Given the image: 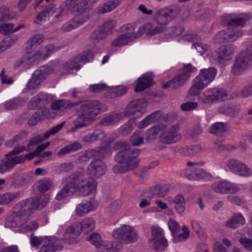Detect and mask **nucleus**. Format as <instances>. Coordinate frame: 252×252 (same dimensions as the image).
Masks as SVG:
<instances>
[{"label":"nucleus","instance_id":"nucleus-1","mask_svg":"<svg viewBox=\"0 0 252 252\" xmlns=\"http://www.w3.org/2000/svg\"><path fill=\"white\" fill-rule=\"evenodd\" d=\"M48 202V199L46 198L42 199L41 197H36L35 198L22 200L15 204L13 208V212L16 217L11 220L12 223L11 226L21 227L22 232L36 230L38 226L36 221H32L29 224H25L29 221V217L32 210L41 209Z\"/></svg>","mask_w":252,"mask_h":252},{"label":"nucleus","instance_id":"nucleus-2","mask_svg":"<svg viewBox=\"0 0 252 252\" xmlns=\"http://www.w3.org/2000/svg\"><path fill=\"white\" fill-rule=\"evenodd\" d=\"M63 187L56 196V199L61 200L76 191L80 192L84 196L92 193L96 187V182L93 178L82 179L80 175L73 173L63 180Z\"/></svg>","mask_w":252,"mask_h":252},{"label":"nucleus","instance_id":"nucleus-3","mask_svg":"<svg viewBox=\"0 0 252 252\" xmlns=\"http://www.w3.org/2000/svg\"><path fill=\"white\" fill-rule=\"evenodd\" d=\"M77 102H79L77 105L79 107L77 108L78 116L73 121L72 132L92 124L95 120V117L102 112L101 104L98 100L89 99Z\"/></svg>","mask_w":252,"mask_h":252},{"label":"nucleus","instance_id":"nucleus-4","mask_svg":"<svg viewBox=\"0 0 252 252\" xmlns=\"http://www.w3.org/2000/svg\"><path fill=\"white\" fill-rule=\"evenodd\" d=\"M116 150L120 151L115 156V160L119 163H126L129 169L136 168L139 160L138 156L141 151L138 149L130 148L129 144L125 141H118L113 146Z\"/></svg>","mask_w":252,"mask_h":252},{"label":"nucleus","instance_id":"nucleus-5","mask_svg":"<svg viewBox=\"0 0 252 252\" xmlns=\"http://www.w3.org/2000/svg\"><path fill=\"white\" fill-rule=\"evenodd\" d=\"M216 73L217 70L214 67L201 69L200 73L193 80L187 97L189 99L191 96L199 94L201 90L213 81Z\"/></svg>","mask_w":252,"mask_h":252},{"label":"nucleus","instance_id":"nucleus-6","mask_svg":"<svg viewBox=\"0 0 252 252\" xmlns=\"http://www.w3.org/2000/svg\"><path fill=\"white\" fill-rule=\"evenodd\" d=\"M252 62V44L246 50L239 53L234 60L231 73L238 76L244 73Z\"/></svg>","mask_w":252,"mask_h":252},{"label":"nucleus","instance_id":"nucleus-7","mask_svg":"<svg viewBox=\"0 0 252 252\" xmlns=\"http://www.w3.org/2000/svg\"><path fill=\"white\" fill-rule=\"evenodd\" d=\"M24 150H26L24 146L16 147L12 151L5 155V158L0 160V173H4L12 170L14 167L25 161V158L23 156H15Z\"/></svg>","mask_w":252,"mask_h":252},{"label":"nucleus","instance_id":"nucleus-8","mask_svg":"<svg viewBox=\"0 0 252 252\" xmlns=\"http://www.w3.org/2000/svg\"><path fill=\"white\" fill-rule=\"evenodd\" d=\"M180 11V7L178 5H172L155 12L153 19L157 24L163 27L166 30L168 23L175 18Z\"/></svg>","mask_w":252,"mask_h":252},{"label":"nucleus","instance_id":"nucleus-9","mask_svg":"<svg viewBox=\"0 0 252 252\" xmlns=\"http://www.w3.org/2000/svg\"><path fill=\"white\" fill-rule=\"evenodd\" d=\"M112 236L115 239L123 241L125 244L135 243L139 239V235L136 230L132 227L125 224L115 229Z\"/></svg>","mask_w":252,"mask_h":252},{"label":"nucleus","instance_id":"nucleus-10","mask_svg":"<svg viewBox=\"0 0 252 252\" xmlns=\"http://www.w3.org/2000/svg\"><path fill=\"white\" fill-rule=\"evenodd\" d=\"M89 241L94 245L99 252H108L110 251H120L123 248V244L118 241H102L99 234L94 233L89 236Z\"/></svg>","mask_w":252,"mask_h":252},{"label":"nucleus","instance_id":"nucleus-11","mask_svg":"<svg viewBox=\"0 0 252 252\" xmlns=\"http://www.w3.org/2000/svg\"><path fill=\"white\" fill-rule=\"evenodd\" d=\"M152 237L149 239L148 244L157 252L164 251L168 246L167 239L164 235L163 230L158 226L151 227Z\"/></svg>","mask_w":252,"mask_h":252},{"label":"nucleus","instance_id":"nucleus-12","mask_svg":"<svg viewBox=\"0 0 252 252\" xmlns=\"http://www.w3.org/2000/svg\"><path fill=\"white\" fill-rule=\"evenodd\" d=\"M225 91L217 88L205 90L199 96L198 100L203 104H210L217 101H223L226 99Z\"/></svg>","mask_w":252,"mask_h":252},{"label":"nucleus","instance_id":"nucleus-13","mask_svg":"<svg viewBox=\"0 0 252 252\" xmlns=\"http://www.w3.org/2000/svg\"><path fill=\"white\" fill-rule=\"evenodd\" d=\"M98 0H67L65 2V6L76 14L86 15L89 19L86 11L90 7Z\"/></svg>","mask_w":252,"mask_h":252},{"label":"nucleus","instance_id":"nucleus-14","mask_svg":"<svg viewBox=\"0 0 252 252\" xmlns=\"http://www.w3.org/2000/svg\"><path fill=\"white\" fill-rule=\"evenodd\" d=\"M252 16L249 14L242 13L238 15H224L221 17L222 23L225 26L244 27L249 24Z\"/></svg>","mask_w":252,"mask_h":252},{"label":"nucleus","instance_id":"nucleus-15","mask_svg":"<svg viewBox=\"0 0 252 252\" xmlns=\"http://www.w3.org/2000/svg\"><path fill=\"white\" fill-rule=\"evenodd\" d=\"M53 71V69L47 65L40 67L34 71L32 78L29 80L27 84L28 88L30 90L38 88L41 83Z\"/></svg>","mask_w":252,"mask_h":252},{"label":"nucleus","instance_id":"nucleus-16","mask_svg":"<svg viewBox=\"0 0 252 252\" xmlns=\"http://www.w3.org/2000/svg\"><path fill=\"white\" fill-rule=\"evenodd\" d=\"M179 126L173 125L162 131L159 137V141L165 144H174L181 139Z\"/></svg>","mask_w":252,"mask_h":252},{"label":"nucleus","instance_id":"nucleus-17","mask_svg":"<svg viewBox=\"0 0 252 252\" xmlns=\"http://www.w3.org/2000/svg\"><path fill=\"white\" fill-rule=\"evenodd\" d=\"M236 50V47L233 44H228L221 46L216 51L215 60L221 64H225L231 60Z\"/></svg>","mask_w":252,"mask_h":252},{"label":"nucleus","instance_id":"nucleus-18","mask_svg":"<svg viewBox=\"0 0 252 252\" xmlns=\"http://www.w3.org/2000/svg\"><path fill=\"white\" fill-rule=\"evenodd\" d=\"M146 106L147 102L144 99H136L129 103L123 113L126 117L134 116L139 117L142 115Z\"/></svg>","mask_w":252,"mask_h":252},{"label":"nucleus","instance_id":"nucleus-19","mask_svg":"<svg viewBox=\"0 0 252 252\" xmlns=\"http://www.w3.org/2000/svg\"><path fill=\"white\" fill-rule=\"evenodd\" d=\"M226 165L229 169L240 176L247 177L252 175V170L245 163L234 158L227 160Z\"/></svg>","mask_w":252,"mask_h":252},{"label":"nucleus","instance_id":"nucleus-20","mask_svg":"<svg viewBox=\"0 0 252 252\" xmlns=\"http://www.w3.org/2000/svg\"><path fill=\"white\" fill-rule=\"evenodd\" d=\"M54 100V96L51 94L41 92L33 97L29 102L30 109H36L42 108L51 103Z\"/></svg>","mask_w":252,"mask_h":252},{"label":"nucleus","instance_id":"nucleus-21","mask_svg":"<svg viewBox=\"0 0 252 252\" xmlns=\"http://www.w3.org/2000/svg\"><path fill=\"white\" fill-rule=\"evenodd\" d=\"M211 189L214 191L221 194L235 193L240 189V188L237 185L225 180L214 183L211 185Z\"/></svg>","mask_w":252,"mask_h":252},{"label":"nucleus","instance_id":"nucleus-22","mask_svg":"<svg viewBox=\"0 0 252 252\" xmlns=\"http://www.w3.org/2000/svg\"><path fill=\"white\" fill-rule=\"evenodd\" d=\"M106 170V166L102 159L96 158L89 164L87 172L93 177L99 178L105 173Z\"/></svg>","mask_w":252,"mask_h":252},{"label":"nucleus","instance_id":"nucleus-23","mask_svg":"<svg viewBox=\"0 0 252 252\" xmlns=\"http://www.w3.org/2000/svg\"><path fill=\"white\" fill-rule=\"evenodd\" d=\"M87 21H88V17L87 16L76 14L73 18L63 24L61 30L63 32H70L78 28Z\"/></svg>","mask_w":252,"mask_h":252},{"label":"nucleus","instance_id":"nucleus-24","mask_svg":"<svg viewBox=\"0 0 252 252\" xmlns=\"http://www.w3.org/2000/svg\"><path fill=\"white\" fill-rule=\"evenodd\" d=\"M50 103V108L52 110L58 111L60 113V115H62L64 113L65 110L77 106L79 102L72 103L69 100L59 99L51 101Z\"/></svg>","mask_w":252,"mask_h":252},{"label":"nucleus","instance_id":"nucleus-25","mask_svg":"<svg viewBox=\"0 0 252 252\" xmlns=\"http://www.w3.org/2000/svg\"><path fill=\"white\" fill-rule=\"evenodd\" d=\"M164 31L165 30L163 27H161L158 24L155 25L151 22L146 23L139 28L141 36L145 33L147 35L152 36L160 33Z\"/></svg>","mask_w":252,"mask_h":252},{"label":"nucleus","instance_id":"nucleus-26","mask_svg":"<svg viewBox=\"0 0 252 252\" xmlns=\"http://www.w3.org/2000/svg\"><path fill=\"white\" fill-rule=\"evenodd\" d=\"M154 75L152 72H147L137 79V83L134 89L136 92H141L150 87L153 84Z\"/></svg>","mask_w":252,"mask_h":252},{"label":"nucleus","instance_id":"nucleus-27","mask_svg":"<svg viewBox=\"0 0 252 252\" xmlns=\"http://www.w3.org/2000/svg\"><path fill=\"white\" fill-rule=\"evenodd\" d=\"M62 249V245L56 237H50L47 244L42 246L39 252H55Z\"/></svg>","mask_w":252,"mask_h":252},{"label":"nucleus","instance_id":"nucleus-28","mask_svg":"<svg viewBox=\"0 0 252 252\" xmlns=\"http://www.w3.org/2000/svg\"><path fill=\"white\" fill-rule=\"evenodd\" d=\"M206 173L199 167L189 168L186 169L185 172V176L190 180H199L205 177Z\"/></svg>","mask_w":252,"mask_h":252},{"label":"nucleus","instance_id":"nucleus-29","mask_svg":"<svg viewBox=\"0 0 252 252\" xmlns=\"http://www.w3.org/2000/svg\"><path fill=\"white\" fill-rule=\"evenodd\" d=\"M171 204H173L176 211L180 215H183L186 209V200L182 194H178L175 197L170 201Z\"/></svg>","mask_w":252,"mask_h":252},{"label":"nucleus","instance_id":"nucleus-30","mask_svg":"<svg viewBox=\"0 0 252 252\" xmlns=\"http://www.w3.org/2000/svg\"><path fill=\"white\" fill-rule=\"evenodd\" d=\"M45 118H50L52 116L50 115V110L44 108L41 112H35L29 120V124L30 126H34L38 122L43 121Z\"/></svg>","mask_w":252,"mask_h":252},{"label":"nucleus","instance_id":"nucleus-31","mask_svg":"<svg viewBox=\"0 0 252 252\" xmlns=\"http://www.w3.org/2000/svg\"><path fill=\"white\" fill-rule=\"evenodd\" d=\"M81 62L82 61L79 58H77V57L70 59L63 65V73L64 74H68L70 72L71 70H79L82 66Z\"/></svg>","mask_w":252,"mask_h":252},{"label":"nucleus","instance_id":"nucleus-32","mask_svg":"<svg viewBox=\"0 0 252 252\" xmlns=\"http://www.w3.org/2000/svg\"><path fill=\"white\" fill-rule=\"evenodd\" d=\"M126 117L124 113L119 114H113L102 118L99 124L102 126H108L114 125L119 122L121 120Z\"/></svg>","mask_w":252,"mask_h":252},{"label":"nucleus","instance_id":"nucleus-33","mask_svg":"<svg viewBox=\"0 0 252 252\" xmlns=\"http://www.w3.org/2000/svg\"><path fill=\"white\" fill-rule=\"evenodd\" d=\"M245 223V219L240 213L235 214L231 219L228 220L225 224V226L235 229Z\"/></svg>","mask_w":252,"mask_h":252},{"label":"nucleus","instance_id":"nucleus-34","mask_svg":"<svg viewBox=\"0 0 252 252\" xmlns=\"http://www.w3.org/2000/svg\"><path fill=\"white\" fill-rule=\"evenodd\" d=\"M94 209V205L91 201H85L77 205L75 213L78 216H83Z\"/></svg>","mask_w":252,"mask_h":252},{"label":"nucleus","instance_id":"nucleus-35","mask_svg":"<svg viewBox=\"0 0 252 252\" xmlns=\"http://www.w3.org/2000/svg\"><path fill=\"white\" fill-rule=\"evenodd\" d=\"M121 31L125 35L130 37L131 39L134 40L137 38L141 36V33L139 30L135 32V25L131 24H126L121 27Z\"/></svg>","mask_w":252,"mask_h":252},{"label":"nucleus","instance_id":"nucleus-36","mask_svg":"<svg viewBox=\"0 0 252 252\" xmlns=\"http://www.w3.org/2000/svg\"><path fill=\"white\" fill-rule=\"evenodd\" d=\"M163 127V126L158 125L150 128L145 133V139L148 142L154 141L156 139L158 133L162 131Z\"/></svg>","mask_w":252,"mask_h":252},{"label":"nucleus","instance_id":"nucleus-37","mask_svg":"<svg viewBox=\"0 0 252 252\" xmlns=\"http://www.w3.org/2000/svg\"><path fill=\"white\" fill-rule=\"evenodd\" d=\"M82 148V146L79 142H75L60 149L57 155L59 157H63L69 153L77 151Z\"/></svg>","mask_w":252,"mask_h":252},{"label":"nucleus","instance_id":"nucleus-38","mask_svg":"<svg viewBox=\"0 0 252 252\" xmlns=\"http://www.w3.org/2000/svg\"><path fill=\"white\" fill-rule=\"evenodd\" d=\"M170 187L166 184H160L157 185L152 189L154 195L159 197H164L169 193Z\"/></svg>","mask_w":252,"mask_h":252},{"label":"nucleus","instance_id":"nucleus-39","mask_svg":"<svg viewBox=\"0 0 252 252\" xmlns=\"http://www.w3.org/2000/svg\"><path fill=\"white\" fill-rule=\"evenodd\" d=\"M98 152L94 149H88L83 153H81L78 157L80 162H87L92 158H98Z\"/></svg>","mask_w":252,"mask_h":252},{"label":"nucleus","instance_id":"nucleus-40","mask_svg":"<svg viewBox=\"0 0 252 252\" xmlns=\"http://www.w3.org/2000/svg\"><path fill=\"white\" fill-rule=\"evenodd\" d=\"M121 2V0L108 1L97 8L98 13L103 14L114 9Z\"/></svg>","mask_w":252,"mask_h":252},{"label":"nucleus","instance_id":"nucleus-41","mask_svg":"<svg viewBox=\"0 0 252 252\" xmlns=\"http://www.w3.org/2000/svg\"><path fill=\"white\" fill-rule=\"evenodd\" d=\"M226 30L228 42H233L243 35V31L237 28H228Z\"/></svg>","mask_w":252,"mask_h":252},{"label":"nucleus","instance_id":"nucleus-42","mask_svg":"<svg viewBox=\"0 0 252 252\" xmlns=\"http://www.w3.org/2000/svg\"><path fill=\"white\" fill-rule=\"evenodd\" d=\"M220 109L222 113L223 114L234 118L238 116L240 110V106L239 105L236 104H230L222 107Z\"/></svg>","mask_w":252,"mask_h":252},{"label":"nucleus","instance_id":"nucleus-43","mask_svg":"<svg viewBox=\"0 0 252 252\" xmlns=\"http://www.w3.org/2000/svg\"><path fill=\"white\" fill-rule=\"evenodd\" d=\"M55 49V47L53 44H49L45 47L44 49L42 51H37L33 55V60L40 59L44 60L45 58L48 57L50 54L53 52Z\"/></svg>","mask_w":252,"mask_h":252},{"label":"nucleus","instance_id":"nucleus-44","mask_svg":"<svg viewBox=\"0 0 252 252\" xmlns=\"http://www.w3.org/2000/svg\"><path fill=\"white\" fill-rule=\"evenodd\" d=\"M159 117V112L158 111L154 112L140 122L138 124V127L139 128H143L150 124L154 123L156 120H157Z\"/></svg>","mask_w":252,"mask_h":252},{"label":"nucleus","instance_id":"nucleus-45","mask_svg":"<svg viewBox=\"0 0 252 252\" xmlns=\"http://www.w3.org/2000/svg\"><path fill=\"white\" fill-rule=\"evenodd\" d=\"M25 103V101L21 98H15L6 101L4 104L5 109L11 110L16 109Z\"/></svg>","mask_w":252,"mask_h":252},{"label":"nucleus","instance_id":"nucleus-46","mask_svg":"<svg viewBox=\"0 0 252 252\" xmlns=\"http://www.w3.org/2000/svg\"><path fill=\"white\" fill-rule=\"evenodd\" d=\"M107 36L98 27L90 35V40L94 44L98 43L100 41L106 39Z\"/></svg>","mask_w":252,"mask_h":252},{"label":"nucleus","instance_id":"nucleus-47","mask_svg":"<svg viewBox=\"0 0 252 252\" xmlns=\"http://www.w3.org/2000/svg\"><path fill=\"white\" fill-rule=\"evenodd\" d=\"M183 233L173 235L172 241L175 243L185 241L189 236V231L186 225L182 226Z\"/></svg>","mask_w":252,"mask_h":252},{"label":"nucleus","instance_id":"nucleus-48","mask_svg":"<svg viewBox=\"0 0 252 252\" xmlns=\"http://www.w3.org/2000/svg\"><path fill=\"white\" fill-rule=\"evenodd\" d=\"M226 130V124L223 122H217L213 124L209 128L210 133L220 136Z\"/></svg>","mask_w":252,"mask_h":252},{"label":"nucleus","instance_id":"nucleus-49","mask_svg":"<svg viewBox=\"0 0 252 252\" xmlns=\"http://www.w3.org/2000/svg\"><path fill=\"white\" fill-rule=\"evenodd\" d=\"M19 192H8L0 194V205H4L9 204L20 195Z\"/></svg>","mask_w":252,"mask_h":252},{"label":"nucleus","instance_id":"nucleus-50","mask_svg":"<svg viewBox=\"0 0 252 252\" xmlns=\"http://www.w3.org/2000/svg\"><path fill=\"white\" fill-rule=\"evenodd\" d=\"M79 224L81 231L85 233L92 231L95 227V221L92 218L85 219Z\"/></svg>","mask_w":252,"mask_h":252},{"label":"nucleus","instance_id":"nucleus-51","mask_svg":"<svg viewBox=\"0 0 252 252\" xmlns=\"http://www.w3.org/2000/svg\"><path fill=\"white\" fill-rule=\"evenodd\" d=\"M53 185L51 180L47 178H43L36 183L37 188L40 192H45L52 188Z\"/></svg>","mask_w":252,"mask_h":252},{"label":"nucleus","instance_id":"nucleus-52","mask_svg":"<svg viewBox=\"0 0 252 252\" xmlns=\"http://www.w3.org/2000/svg\"><path fill=\"white\" fill-rule=\"evenodd\" d=\"M116 24V22L114 20H109L104 22L102 25L99 26V28L102 30L103 32L107 37L112 33Z\"/></svg>","mask_w":252,"mask_h":252},{"label":"nucleus","instance_id":"nucleus-53","mask_svg":"<svg viewBox=\"0 0 252 252\" xmlns=\"http://www.w3.org/2000/svg\"><path fill=\"white\" fill-rule=\"evenodd\" d=\"M133 41L125 34L119 35L116 39L112 41L111 45L114 47L122 46L127 44L129 42Z\"/></svg>","mask_w":252,"mask_h":252},{"label":"nucleus","instance_id":"nucleus-54","mask_svg":"<svg viewBox=\"0 0 252 252\" xmlns=\"http://www.w3.org/2000/svg\"><path fill=\"white\" fill-rule=\"evenodd\" d=\"M30 181V177L26 174H21L16 176L12 181V184L15 187H19L27 184Z\"/></svg>","mask_w":252,"mask_h":252},{"label":"nucleus","instance_id":"nucleus-55","mask_svg":"<svg viewBox=\"0 0 252 252\" xmlns=\"http://www.w3.org/2000/svg\"><path fill=\"white\" fill-rule=\"evenodd\" d=\"M81 231L79 224H76L68 227L65 231L66 237L70 238H75L80 234Z\"/></svg>","mask_w":252,"mask_h":252},{"label":"nucleus","instance_id":"nucleus-56","mask_svg":"<svg viewBox=\"0 0 252 252\" xmlns=\"http://www.w3.org/2000/svg\"><path fill=\"white\" fill-rule=\"evenodd\" d=\"M94 54L93 51L90 49L86 50L83 52L80 55L78 56L77 58H79L82 61V65L85 63L91 62L93 60Z\"/></svg>","mask_w":252,"mask_h":252},{"label":"nucleus","instance_id":"nucleus-57","mask_svg":"<svg viewBox=\"0 0 252 252\" xmlns=\"http://www.w3.org/2000/svg\"><path fill=\"white\" fill-rule=\"evenodd\" d=\"M44 38V36L42 34H36L29 39L28 44L29 48L36 47L41 44Z\"/></svg>","mask_w":252,"mask_h":252},{"label":"nucleus","instance_id":"nucleus-58","mask_svg":"<svg viewBox=\"0 0 252 252\" xmlns=\"http://www.w3.org/2000/svg\"><path fill=\"white\" fill-rule=\"evenodd\" d=\"M188 80L187 77L183 76L181 73L174 77L172 79V83L174 89L179 88L182 86Z\"/></svg>","mask_w":252,"mask_h":252},{"label":"nucleus","instance_id":"nucleus-59","mask_svg":"<svg viewBox=\"0 0 252 252\" xmlns=\"http://www.w3.org/2000/svg\"><path fill=\"white\" fill-rule=\"evenodd\" d=\"M134 126V121L133 119H130L125 124L122 126L120 128V132L124 135H127L132 130Z\"/></svg>","mask_w":252,"mask_h":252},{"label":"nucleus","instance_id":"nucleus-60","mask_svg":"<svg viewBox=\"0 0 252 252\" xmlns=\"http://www.w3.org/2000/svg\"><path fill=\"white\" fill-rule=\"evenodd\" d=\"M169 228L171 232L172 236L179 233L181 231V226L173 218L169 219L168 222Z\"/></svg>","mask_w":252,"mask_h":252},{"label":"nucleus","instance_id":"nucleus-61","mask_svg":"<svg viewBox=\"0 0 252 252\" xmlns=\"http://www.w3.org/2000/svg\"><path fill=\"white\" fill-rule=\"evenodd\" d=\"M109 87L104 83H100L90 85L89 91L91 93H97L108 90Z\"/></svg>","mask_w":252,"mask_h":252},{"label":"nucleus","instance_id":"nucleus-62","mask_svg":"<svg viewBox=\"0 0 252 252\" xmlns=\"http://www.w3.org/2000/svg\"><path fill=\"white\" fill-rule=\"evenodd\" d=\"M198 104L196 102L188 101L180 105V109L184 112L192 111L197 108Z\"/></svg>","mask_w":252,"mask_h":252},{"label":"nucleus","instance_id":"nucleus-63","mask_svg":"<svg viewBox=\"0 0 252 252\" xmlns=\"http://www.w3.org/2000/svg\"><path fill=\"white\" fill-rule=\"evenodd\" d=\"M129 141L133 146H137L143 143V137L140 131L135 132L131 136Z\"/></svg>","mask_w":252,"mask_h":252},{"label":"nucleus","instance_id":"nucleus-64","mask_svg":"<svg viewBox=\"0 0 252 252\" xmlns=\"http://www.w3.org/2000/svg\"><path fill=\"white\" fill-rule=\"evenodd\" d=\"M127 88L124 86H119L111 89V97H115L125 94L127 91Z\"/></svg>","mask_w":252,"mask_h":252}]
</instances>
